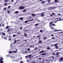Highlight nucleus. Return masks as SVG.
Segmentation results:
<instances>
[{"label":"nucleus","mask_w":63,"mask_h":63,"mask_svg":"<svg viewBox=\"0 0 63 63\" xmlns=\"http://www.w3.org/2000/svg\"><path fill=\"white\" fill-rule=\"evenodd\" d=\"M54 58V56H52L51 57H50V60H46V62H47V63H49L50 61H53V59Z\"/></svg>","instance_id":"1"},{"label":"nucleus","mask_w":63,"mask_h":63,"mask_svg":"<svg viewBox=\"0 0 63 63\" xmlns=\"http://www.w3.org/2000/svg\"><path fill=\"white\" fill-rule=\"evenodd\" d=\"M56 8V7L55 6H52L48 8V10H53L54 9H55Z\"/></svg>","instance_id":"2"},{"label":"nucleus","mask_w":63,"mask_h":63,"mask_svg":"<svg viewBox=\"0 0 63 63\" xmlns=\"http://www.w3.org/2000/svg\"><path fill=\"white\" fill-rule=\"evenodd\" d=\"M10 57H11V58L12 59H13V60L12 61V62H13V61H17V60H15V59L16 58V57H15L14 56Z\"/></svg>","instance_id":"3"},{"label":"nucleus","mask_w":63,"mask_h":63,"mask_svg":"<svg viewBox=\"0 0 63 63\" xmlns=\"http://www.w3.org/2000/svg\"><path fill=\"white\" fill-rule=\"evenodd\" d=\"M63 57H60L59 58V62H62L63 61Z\"/></svg>","instance_id":"4"},{"label":"nucleus","mask_w":63,"mask_h":63,"mask_svg":"<svg viewBox=\"0 0 63 63\" xmlns=\"http://www.w3.org/2000/svg\"><path fill=\"white\" fill-rule=\"evenodd\" d=\"M3 60V59L2 57L0 58V63H4V61H2Z\"/></svg>","instance_id":"5"},{"label":"nucleus","mask_w":63,"mask_h":63,"mask_svg":"<svg viewBox=\"0 0 63 63\" xmlns=\"http://www.w3.org/2000/svg\"><path fill=\"white\" fill-rule=\"evenodd\" d=\"M17 51H10L9 52V53H16Z\"/></svg>","instance_id":"6"},{"label":"nucleus","mask_w":63,"mask_h":63,"mask_svg":"<svg viewBox=\"0 0 63 63\" xmlns=\"http://www.w3.org/2000/svg\"><path fill=\"white\" fill-rule=\"evenodd\" d=\"M24 8H25V7H24L23 6H20L19 8V10H23V9H24Z\"/></svg>","instance_id":"7"},{"label":"nucleus","mask_w":63,"mask_h":63,"mask_svg":"<svg viewBox=\"0 0 63 63\" xmlns=\"http://www.w3.org/2000/svg\"><path fill=\"white\" fill-rule=\"evenodd\" d=\"M52 23V22H51L49 24L50 25H49V26H50V27L51 28V29H52V28H53V27H52V26H51V24Z\"/></svg>","instance_id":"8"},{"label":"nucleus","mask_w":63,"mask_h":63,"mask_svg":"<svg viewBox=\"0 0 63 63\" xmlns=\"http://www.w3.org/2000/svg\"><path fill=\"white\" fill-rule=\"evenodd\" d=\"M39 41L38 42L37 44H40V43H42V41L41 40H39Z\"/></svg>","instance_id":"9"},{"label":"nucleus","mask_w":63,"mask_h":63,"mask_svg":"<svg viewBox=\"0 0 63 63\" xmlns=\"http://www.w3.org/2000/svg\"><path fill=\"white\" fill-rule=\"evenodd\" d=\"M44 13H45V12H43L41 14V16H42L43 17L44 16Z\"/></svg>","instance_id":"10"},{"label":"nucleus","mask_w":63,"mask_h":63,"mask_svg":"<svg viewBox=\"0 0 63 63\" xmlns=\"http://www.w3.org/2000/svg\"><path fill=\"white\" fill-rule=\"evenodd\" d=\"M54 2L55 3H58L59 2V1H58V0H55Z\"/></svg>","instance_id":"11"},{"label":"nucleus","mask_w":63,"mask_h":63,"mask_svg":"<svg viewBox=\"0 0 63 63\" xmlns=\"http://www.w3.org/2000/svg\"><path fill=\"white\" fill-rule=\"evenodd\" d=\"M43 52H44V50H42V51H40L39 52L40 54H41V53H43Z\"/></svg>","instance_id":"12"},{"label":"nucleus","mask_w":63,"mask_h":63,"mask_svg":"<svg viewBox=\"0 0 63 63\" xmlns=\"http://www.w3.org/2000/svg\"><path fill=\"white\" fill-rule=\"evenodd\" d=\"M28 21L29 22H30V21H33V19L32 18V19H30L29 20H28Z\"/></svg>","instance_id":"13"},{"label":"nucleus","mask_w":63,"mask_h":63,"mask_svg":"<svg viewBox=\"0 0 63 63\" xmlns=\"http://www.w3.org/2000/svg\"><path fill=\"white\" fill-rule=\"evenodd\" d=\"M28 56L29 58H31V56H32V55L30 54V55H28Z\"/></svg>","instance_id":"14"},{"label":"nucleus","mask_w":63,"mask_h":63,"mask_svg":"<svg viewBox=\"0 0 63 63\" xmlns=\"http://www.w3.org/2000/svg\"><path fill=\"white\" fill-rule=\"evenodd\" d=\"M15 14H18V11H16L15 12H14Z\"/></svg>","instance_id":"15"},{"label":"nucleus","mask_w":63,"mask_h":63,"mask_svg":"<svg viewBox=\"0 0 63 63\" xmlns=\"http://www.w3.org/2000/svg\"><path fill=\"white\" fill-rule=\"evenodd\" d=\"M46 55V53H43L41 54V55Z\"/></svg>","instance_id":"16"},{"label":"nucleus","mask_w":63,"mask_h":63,"mask_svg":"<svg viewBox=\"0 0 63 63\" xmlns=\"http://www.w3.org/2000/svg\"><path fill=\"white\" fill-rule=\"evenodd\" d=\"M21 32H17V34H19H19H21Z\"/></svg>","instance_id":"17"},{"label":"nucleus","mask_w":63,"mask_h":63,"mask_svg":"<svg viewBox=\"0 0 63 63\" xmlns=\"http://www.w3.org/2000/svg\"><path fill=\"white\" fill-rule=\"evenodd\" d=\"M39 24H40V23L36 24L35 25V26H37V25H39Z\"/></svg>","instance_id":"18"},{"label":"nucleus","mask_w":63,"mask_h":63,"mask_svg":"<svg viewBox=\"0 0 63 63\" xmlns=\"http://www.w3.org/2000/svg\"><path fill=\"white\" fill-rule=\"evenodd\" d=\"M19 19H20V20H23V17H20Z\"/></svg>","instance_id":"19"},{"label":"nucleus","mask_w":63,"mask_h":63,"mask_svg":"<svg viewBox=\"0 0 63 63\" xmlns=\"http://www.w3.org/2000/svg\"><path fill=\"white\" fill-rule=\"evenodd\" d=\"M2 35H4V36L6 35V34H5V33L2 32Z\"/></svg>","instance_id":"20"},{"label":"nucleus","mask_w":63,"mask_h":63,"mask_svg":"<svg viewBox=\"0 0 63 63\" xmlns=\"http://www.w3.org/2000/svg\"><path fill=\"white\" fill-rule=\"evenodd\" d=\"M31 15L32 16H35V15L33 14H32Z\"/></svg>","instance_id":"21"},{"label":"nucleus","mask_w":63,"mask_h":63,"mask_svg":"<svg viewBox=\"0 0 63 63\" xmlns=\"http://www.w3.org/2000/svg\"><path fill=\"white\" fill-rule=\"evenodd\" d=\"M9 26H7L6 27V29H8V28H9Z\"/></svg>","instance_id":"22"},{"label":"nucleus","mask_w":63,"mask_h":63,"mask_svg":"<svg viewBox=\"0 0 63 63\" xmlns=\"http://www.w3.org/2000/svg\"><path fill=\"white\" fill-rule=\"evenodd\" d=\"M56 31H62L61 30H57Z\"/></svg>","instance_id":"23"},{"label":"nucleus","mask_w":63,"mask_h":63,"mask_svg":"<svg viewBox=\"0 0 63 63\" xmlns=\"http://www.w3.org/2000/svg\"><path fill=\"white\" fill-rule=\"evenodd\" d=\"M28 22V20H27V21H25L24 22V23H27V22Z\"/></svg>","instance_id":"24"},{"label":"nucleus","mask_w":63,"mask_h":63,"mask_svg":"<svg viewBox=\"0 0 63 63\" xmlns=\"http://www.w3.org/2000/svg\"><path fill=\"white\" fill-rule=\"evenodd\" d=\"M59 52H57L56 53V55H59Z\"/></svg>","instance_id":"25"},{"label":"nucleus","mask_w":63,"mask_h":63,"mask_svg":"<svg viewBox=\"0 0 63 63\" xmlns=\"http://www.w3.org/2000/svg\"><path fill=\"white\" fill-rule=\"evenodd\" d=\"M62 33H63V32H58L57 33V34H61Z\"/></svg>","instance_id":"26"},{"label":"nucleus","mask_w":63,"mask_h":63,"mask_svg":"<svg viewBox=\"0 0 63 63\" xmlns=\"http://www.w3.org/2000/svg\"><path fill=\"white\" fill-rule=\"evenodd\" d=\"M4 39H5V40H7V38L6 37H4Z\"/></svg>","instance_id":"27"},{"label":"nucleus","mask_w":63,"mask_h":63,"mask_svg":"<svg viewBox=\"0 0 63 63\" xmlns=\"http://www.w3.org/2000/svg\"><path fill=\"white\" fill-rule=\"evenodd\" d=\"M16 36V35L15 34H14L13 35V37H15Z\"/></svg>","instance_id":"28"},{"label":"nucleus","mask_w":63,"mask_h":63,"mask_svg":"<svg viewBox=\"0 0 63 63\" xmlns=\"http://www.w3.org/2000/svg\"><path fill=\"white\" fill-rule=\"evenodd\" d=\"M43 39H44V40H46V39H47V38L44 37L43 38Z\"/></svg>","instance_id":"29"},{"label":"nucleus","mask_w":63,"mask_h":63,"mask_svg":"<svg viewBox=\"0 0 63 63\" xmlns=\"http://www.w3.org/2000/svg\"><path fill=\"white\" fill-rule=\"evenodd\" d=\"M5 2H7L8 1V0H5Z\"/></svg>","instance_id":"30"},{"label":"nucleus","mask_w":63,"mask_h":63,"mask_svg":"<svg viewBox=\"0 0 63 63\" xmlns=\"http://www.w3.org/2000/svg\"><path fill=\"white\" fill-rule=\"evenodd\" d=\"M27 50L28 51H30V48H28L27 49Z\"/></svg>","instance_id":"31"},{"label":"nucleus","mask_w":63,"mask_h":63,"mask_svg":"<svg viewBox=\"0 0 63 63\" xmlns=\"http://www.w3.org/2000/svg\"><path fill=\"white\" fill-rule=\"evenodd\" d=\"M11 22V23H15V22L12 21V22Z\"/></svg>","instance_id":"32"},{"label":"nucleus","mask_w":63,"mask_h":63,"mask_svg":"<svg viewBox=\"0 0 63 63\" xmlns=\"http://www.w3.org/2000/svg\"><path fill=\"white\" fill-rule=\"evenodd\" d=\"M52 25L53 26H56V25L55 24H54V23H53L52 24Z\"/></svg>","instance_id":"33"},{"label":"nucleus","mask_w":63,"mask_h":63,"mask_svg":"<svg viewBox=\"0 0 63 63\" xmlns=\"http://www.w3.org/2000/svg\"><path fill=\"white\" fill-rule=\"evenodd\" d=\"M40 32L41 33H43V31L42 30H40Z\"/></svg>","instance_id":"34"},{"label":"nucleus","mask_w":63,"mask_h":63,"mask_svg":"<svg viewBox=\"0 0 63 63\" xmlns=\"http://www.w3.org/2000/svg\"><path fill=\"white\" fill-rule=\"evenodd\" d=\"M58 45V44L56 43L54 45V46H56Z\"/></svg>","instance_id":"35"},{"label":"nucleus","mask_w":63,"mask_h":63,"mask_svg":"<svg viewBox=\"0 0 63 63\" xmlns=\"http://www.w3.org/2000/svg\"><path fill=\"white\" fill-rule=\"evenodd\" d=\"M55 47H56V49H58V46H56Z\"/></svg>","instance_id":"36"},{"label":"nucleus","mask_w":63,"mask_h":63,"mask_svg":"<svg viewBox=\"0 0 63 63\" xmlns=\"http://www.w3.org/2000/svg\"><path fill=\"white\" fill-rule=\"evenodd\" d=\"M26 11V10L24 9V10L23 11V12H25Z\"/></svg>","instance_id":"37"},{"label":"nucleus","mask_w":63,"mask_h":63,"mask_svg":"<svg viewBox=\"0 0 63 63\" xmlns=\"http://www.w3.org/2000/svg\"><path fill=\"white\" fill-rule=\"evenodd\" d=\"M45 1H42L41 2V3H45Z\"/></svg>","instance_id":"38"},{"label":"nucleus","mask_w":63,"mask_h":63,"mask_svg":"<svg viewBox=\"0 0 63 63\" xmlns=\"http://www.w3.org/2000/svg\"><path fill=\"white\" fill-rule=\"evenodd\" d=\"M10 7H11V6H9L7 7V9H9V8H10Z\"/></svg>","instance_id":"39"},{"label":"nucleus","mask_w":63,"mask_h":63,"mask_svg":"<svg viewBox=\"0 0 63 63\" xmlns=\"http://www.w3.org/2000/svg\"><path fill=\"white\" fill-rule=\"evenodd\" d=\"M7 4V3H6L4 4V5L5 6H6Z\"/></svg>","instance_id":"40"},{"label":"nucleus","mask_w":63,"mask_h":63,"mask_svg":"<svg viewBox=\"0 0 63 63\" xmlns=\"http://www.w3.org/2000/svg\"><path fill=\"white\" fill-rule=\"evenodd\" d=\"M37 49V47H36L34 49H35V50H36Z\"/></svg>","instance_id":"41"},{"label":"nucleus","mask_w":63,"mask_h":63,"mask_svg":"<svg viewBox=\"0 0 63 63\" xmlns=\"http://www.w3.org/2000/svg\"><path fill=\"white\" fill-rule=\"evenodd\" d=\"M47 49H50V48L49 47H48L47 48Z\"/></svg>","instance_id":"42"},{"label":"nucleus","mask_w":63,"mask_h":63,"mask_svg":"<svg viewBox=\"0 0 63 63\" xmlns=\"http://www.w3.org/2000/svg\"><path fill=\"white\" fill-rule=\"evenodd\" d=\"M16 42H17V40H15L14 41V43H16Z\"/></svg>","instance_id":"43"},{"label":"nucleus","mask_w":63,"mask_h":63,"mask_svg":"<svg viewBox=\"0 0 63 63\" xmlns=\"http://www.w3.org/2000/svg\"><path fill=\"white\" fill-rule=\"evenodd\" d=\"M28 57V55L25 56L26 58H27V57Z\"/></svg>","instance_id":"44"},{"label":"nucleus","mask_w":63,"mask_h":63,"mask_svg":"<svg viewBox=\"0 0 63 63\" xmlns=\"http://www.w3.org/2000/svg\"><path fill=\"white\" fill-rule=\"evenodd\" d=\"M2 27H4V24H2Z\"/></svg>","instance_id":"45"},{"label":"nucleus","mask_w":63,"mask_h":63,"mask_svg":"<svg viewBox=\"0 0 63 63\" xmlns=\"http://www.w3.org/2000/svg\"><path fill=\"white\" fill-rule=\"evenodd\" d=\"M10 11H8L7 12V13L8 14H10Z\"/></svg>","instance_id":"46"},{"label":"nucleus","mask_w":63,"mask_h":63,"mask_svg":"<svg viewBox=\"0 0 63 63\" xmlns=\"http://www.w3.org/2000/svg\"><path fill=\"white\" fill-rule=\"evenodd\" d=\"M38 59L39 60H41V59H42V58H39Z\"/></svg>","instance_id":"47"},{"label":"nucleus","mask_w":63,"mask_h":63,"mask_svg":"<svg viewBox=\"0 0 63 63\" xmlns=\"http://www.w3.org/2000/svg\"><path fill=\"white\" fill-rule=\"evenodd\" d=\"M49 5H50V4H51V3L50 2L49 3Z\"/></svg>","instance_id":"48"},{"label":"nucleus","mask_w":63,"mask_h":63,"mask_svg":"<svg viewBox=\"0 0 63 63\" xmlns=\"http://www.w3.org/2000/svg\"><path fill=\"white\" fill-rule=\"evenodd\" d=\"M20 29H22V27H21L20 28Z\"/></svg>","instance_id":"49"},{"label":"nucleus","mask_w":63,"mask_h":63,"mask_svg":"<svg viewBox=\"0 0 63 63\" xmlns=\"http://www.w3.org/2000/svg\"><path fill=\"white\" fill-rule=\"evenodd\" d=\"M52 54L53 55H55V53H53Z\"/></svg>","instance_id":"50"},{"label":"nucleus","mask_w":63,"mask_h":63,"mask_svg":"<svg viewBox=\"0 0 63 63\" xmlns=\"http://www.w3.org/2000/svg\"><path fill=\"white\" fill-rule=\"evenodd\" d=\"M51 0H48V2H49L50 1H51Z\"/></svg>","instance_id":"51"},{"label":"nucleus","mask_w":63,"mask_h":63,"mask_svg":"<svg viewBox=\"0 0 63 63\" xmlns=\"http://www.w3.org/2000/svg\"><path fill=\"white\" fill-rule=\"evenodd\" d=\"M52 15H55V14H54V13H52Z\"/></svg>","instance_id":"52"},{"label":"nucleus","mask_w":63,"mask_h":63,"mask_svg":"<svg viewBox=\"0 0 63 63\" xmlns=\"http://www.w3.org/2000/svg\"><path fill=\"white\" fill-rule=\"evenodd\" d=\"M6 9H7V8H6V7H5L4 8V10H6Z\"/></svg>","instance_id":"53"},{"label":"nucleus","mask_w":63,"mask_h":63,"mask_svg":"<svg viewBox=\"0 0 63 63\" xmlns=\"http://www.w3.org/2000/svg\"><path fill=\"white\" fill-rule=\"evenodd\" d=\"M56 21L55 22V23H56L57 22V20L55 21Z\"/></svg>","instance_id":"54"},{"label":"nucleus","mask_w":63,"mask_h":63,"mask_svg":"<svg viewBox=\"0 0 63 63\" xmlns=\"http://www.w3.org/2000/svg\"><path fill=\"white\" fill-rule=\"evenodd\" d=\"M38 22H40V21H39V19H38Z\"/></svg>","instance_id":"55"},{"label":"nucleus","mask_w":63,"mask_h":63,"mask_svg":"<svg viewBox=\"0 0 63 63\" xmlns=\"http://www.w3.org/2000/svg\"><path fill=\"white\" fill-rule=\"evenodd\" d=\"M27 35V34H25L24 35V36H26Z\"/></svg>","instance_id":"56"},{"label":"nucleus","mask_w":63,"mask_h":63,"mask_svg":"<svg viewBox=\"0 0 63 63\" xmlns=\"http://www.w3.org/2000/svg\"><path fill=\"white\" fill-rule=\"evenodd\" d=\"M11 2H14V0H12L11 1Z\"/></svg>","instance_id":"57"},{"label":"nucleus","mask_w":63,"mask_h":63,"mask_svg":"<svg viewBox=\"0 0 63 63\" xmlns=\"http://www.w3.org/2000/svg\"><path fill=\"white\" fill-rule=\"evenodd\" d=\"M54 39V38L52 37V39Z\"/></svg>","instance_id":"58"},{"label":"nucleus","mask_w":63,"mask_h":63,"mask_svg":"<svg viewBox=\"0 0 63 63\" xmlns=\"http://www.w3.org/2000/svg\"><path fill=\"white\" fill-rule=\"evenodd\" d=\"M1 30H3V29H0V31H1Z\"/></svg>","instance_id":"59"},{"label":"nucleus","mask_w":63,"mask_h":63,"mask_svg":"<svg viewBox=\"0 0 63 63\" xmlns=\"http://www.w3.org/2000/svg\"><path fill=\"white\" fill-rule=\"evenodd\" d=\"M9 31H10V30H7V32H9Z\"/></svg>","instance_id":"60"},{"label":"nucleus","mask_w":63,"mask_h":63,"mask_svg":"<svg viewBox=\"0 0 63 63\" xmlns=\"http://www.w3.org/2000/svg\"><path fill=\"white\" fill-rule=\"evenodd\" d=\"M39 37H40V36H37V38H39Z\"/></svg>","instance_id":"61"},{"label":"nucleus","mask_w":63,"mask_h":63,"mask_svg":"<svg viewBox=\"0 0 63 63\" xmlns=\"http://www.w3.org/2000/svg\"><path fill=\"white\" fill-rule=\"evenodd\" d=\"M11 39H12L11 38H10V39H9V41H11Z\"/></svg>","instance_id":"62"},{"label":"nucleus","mask_w":63,"mask_h":63,"mask_svg":"<svg viewBox=\"0 0 63 63\" xmlns=\"http://www.w3.org/2000/svg\"><path fill=\"white\" fill-rule=\"evenodd\" d=\"M32 47V46H30V47L31 48V47Z\"/></svg>","instance_id":"63"},{"label":"nucleus","mask_w":63,"mask_h":63,"mask_svg":"<svg viewBox=\"0 0 63 63\" xmlns=\"http://www.w3.org/2000/svg\"><path fill=\"white\" fill-rule=\"evenodd\" d=\"M51 36H53V34L51 35Z\"/></svg>","instance_id":"64"}]
</instances>
